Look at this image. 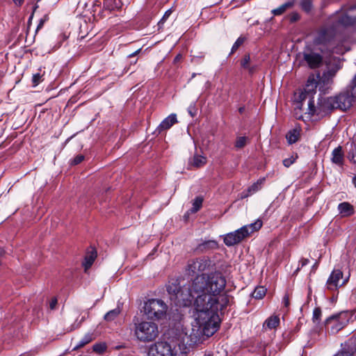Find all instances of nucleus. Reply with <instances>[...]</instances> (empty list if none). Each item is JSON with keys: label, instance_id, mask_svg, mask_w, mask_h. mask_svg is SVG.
Instances as JSON below:
<instances>
[{"label": "nucleus", "instance_id": "nucleus-1", "mask_svg": "<svg viewBox=\"0 0 356 356\" xmlns=\"http://www.w3.org/2000/svg\"><path fill=\"white\" fill-rule=\"evenodd\" d=\"M232 297L227 293H221L207 301L198 298L193 316L194 322L188 332L181 331L176 334L181 346H185L186 355L195 346L212 336L219 327L218 311L226 308Z\"/></svg>", "mask_w": 356, "mask_h": 356}, {"label": "nucleus", "instance_id": "nucleus-2", "mask_svg": "<svg viewBox=\"0 0 356 356\" xmlns=\"http://www.w3.org/2000/svg\"><path fill=\"white\" fill-rule=\"evenodd\" d=\"M226 284V279L221 273L213 272L207 276H196L182 287L177 282L170 283L167 286V291L177 305L189 307L193 304L195 307L198 298L207 301L217 297L222 293Z\"/></svg>", "mask_w": 356, "mask_h": 356}, {"label": "nucleus", "instance_id": "nucleus-3", "mask_svg": "<svg viewBox=\"0 0 356 356\" xmlns=\"http://www.w3.org/2000/svg\"><path fill=\"white\" fill-rule=\"evenodd\" d=\"M334 41V34L329 29L320 30L313 42L307 44L302 51V62L309 68L319 67L323 63L322 53L331 51Z\"/></svg>", "mask_w": 356, "mask_h": 356}, {"label": "nucleus", "instance_id": "nucleus-4", "mask_svg": "<svg viewBox=\"0 0 356 356\" xmlns=\"http://www.w3.org/2000/svg\"><path fill=\"white\" fill-rule=\"evenodd\" d=\"M185 346H181L177 336L168 341H159L149 346L147 356H186Z\"/></svg>", "mask_w": 356, "mask_h": 356}, {"label": "nucleus", "instance_id": "nucleus-5", "mask_svg": "<svg viewBox=\"0 0 356 356\" xmlns=\"http://www.w3.org/2000/svg\"><path fill=\"white\" fill-rule=\"evenodd\" d=\"M330 24L323 29H329L334 34V38L338 32L343 27L356 24V6L348 8H343L337 12L330 19Z\"/></svg>", "mask_w": 356, "mask_h": 356}, {"label": "nucleus", "instance_id": "nucleus-6", "mask_svg": "<svg viewBox=\"0 0 356 356\" xmlns=\"http://www.w3.org/2000/svg\"><path fill=\"white\" fill-rule=\"evenodd\" d=\"M134 335L141 342H152L159 337L158 325L153 321H139L135 316L133 319Z\"/></svg>", "mask_w": 356, "mask_h": 356}, {"label": "nucleus", "instance_id": "nucleus-7", "mask_svg": "<svg viewBox=\"0 0 356 356\" xmlns=\"http://www.w3.org/2000/svg\"><path fill=\"white\" fill-rule=\"evenodd\" d=\"M261 227L262 221L260 220H257L250 225H244L233 232L227 234L224 236V243L227 246H233L239 243L254 232L258 231Z\"/></svg>", "mask_w": 356, "mask_h": 356}, {"label": "nucleus", "instance_id": "nucleus-8", "mask_svg": "<svg viewBox=\"0 0 356 356\" xmlns=\"http://www.w3.org/2000/svg\"><path fill=\"white\" fill-rule=\"evenodd\" d=\"M167 305L160 299H149L143 306L144 314L150 320H160L165 317Z\"/></svg>", "mask_w": 356, "mask_h": 356}, {"label": "nucleus", "instance_id": "nucleus-9", "mask_svg": "<svg viewBox=\"0 0 356 356\" xmlns=\"http://www.w3.org/2000/svg\"><path fill=\"white\" fill-rule=\"evenodd\" d=\"M331 99H334V97L320 99L316 106H315L314 101L313 99L308 100V114L310 115H314V114H316L318 115H324L330 110L336 109V106H332V105L334 104L332 101H330Z\"/></svg>", "mask_w": 356, "mask_h": 356}, {"label": "nucleus", "instance_id": "nucleus-10", "mask_svg": "<svg viewBox=\"0 0 356 356\" xmlns=\"http://www.w3.org/2000/svg\"><path fill=\"white\" fill-rule=\"evenodd\" d=\"M211 266V261L207 257H200L188 261L186 270L189 275L197 276L209 274L203 273L207 270H209ZM212 273H211V274Z\"/></svg>", "mask_w": 356, "mask_h": 356}, {"label": "nucleus", "instance_id": "nucleus-11", "mask_svg": "<svg viewBox=\"0 0 356 356\" xmlns=\"http://www.w3.org/2000/svg\"><path fill=\"white\" fill-rule=\"evenodd\" d=\"M348 323V314L341 312L332 315L325 320V326L332 333H337L343 328Z\"/></svg>", "mask_w": 356, "mask_h": 356}, {"label": "nucleus", "instance_id": "nucleus-12", "mask_svg": "<svg viewBox=\"0 0 356 356\" xmlns=\"http://www.w3.org/2000/svg\"><path fill=\"white\" fill-rule=\"evenodd\" d=\"M319 78V74L317 75H310L307 79L305 88L304 89V92H301L300 95V100L301 103V106L298 107L301 109L302 106V102L305 101L307 98L310 99H313L312 96L316 92V88L318 86V79Z\"/></svg>", "mask_w": 356, "mask_h": 356}, {"label": "nucleus", "instance_id": "nucleus-13", "mask_svg": "<svg viewBox=\"0 0 356 356\" xmlns=\"http://www.w3.org/2000/svg\"><path fill=\"white\" fill-rule=\"evenodd\" d=\"M339 69L337 66H335L331 69H327L323 73L322 76L319 75L318 83L320 90L324 91L329 88Z\"/></svg>", "mask_w": 356, "mask_h": 356}, {"label": "nucleus", "instance_id": "nucleus-14", "mask_svg": "<svg viewBox=\"0 0 356 356\" xmlns=\"http://www.w3.org/2000/svg\"><path fill=\"white\" fill-rule=\"evenodd\" d=\"M342 278L343 273L341 270L339 269L334 270L327 281V289L330 290H334L337 289L339 286L345 284L348 281V278L341 281Z\"/></svg>", "mask_w": 356, "mask_h": 356}, {"label": "nucleus", "instance_id": "nucleus-15", "mask_svg": "<svg viewBox=\"0 0 356 356\" xmlns=\"http://www.w3.org/2000/svg\"><path fill=\"white\" fill-rule=\"evenodd\" d=\"M330 101L333 102L332 106H336L341 110H346L350 106L351 98L347 94H340L334 96Z\"/></svg>", "mask_w": 356, "mask_h": 356}, {"label": "nucleus", "instance_id": "nucleus-16", "mask_svg": "<svg viewBox=\"0 0 356 356\" xmlns=\"http://www.w3.org/2000/svg\"><path fill=\"white\" fill-rule=\"evenodd\" d=\"M177 122V115L175 113H172L165 118L157 127L159 132L167 130L170 129L173 124Z\"/></svg>", "mask_w": 356, "mask_h": 356}, {"label": "nucleus", "instance_id": "nucleus-17", "mask_svg": "<svg viewBox=\"0 0 356 356\" xmlns=\"http://www.w3.org/2000/svg\"><path fill=\"white\" fill-rule=\"evenodd\" d=\"M331 161L339 166L343 164L344 154L341 146H338L332 150Z\"/></svg>", "mask_w": 356, "mask_h": 356}, {"label": "nucleus", "instance_id": "nucleus-18", "mask_svg": "<svg viewBox=\"0 0 356 356\" xmlns=\"http://www.w3.org/2000/svg\"><path fill=\"white\" fill-rule=\"evenodd\" d=\"M121 0H104L103 8L108 11L118 10L122 7Z\"/></svg>", "mask_w": 356, "mask_h": 356}, {"label": "nucleus", "instance_id": "nucleus-19", "mask_svg": "<svg viewBox=\"0 0 356 356\" xmlns=\"http://www.w3.org/2000/svg\"><path fill=\"white\" fill-rule=\"evenodd\" d=\"M338 209L343 216H350L354 213L353 207L346 202L340 203L338 206Z\"/></svg>", "mask_w": 356, "mask_h": 356}, {"label": "nucleus", "instance_id": "nucleus-20", "mask_svg": "<svg viewBox=\"0 0 356 356\" xmlns=\"http://www.w3.org/2000/svg\"><path fill=\"white\" fill-rule=\"evenodd\" d=\"M206 163L207 158L202 155L199 154H195L189 161L190 165L196 168L204 165Z\"/></svg>", "mask_w": 356, "mask_h": 356}, {"label": "nucleus", "instance_id": "nucleus-21", "mask_svg": "<svg viewBox=\"0 0 356 356\" xmlns=\"http://www.w3.org/2000/svg\"><path fill=\"white\" fill-rule=\"evenodd\" d=\"M97 257V252L94 248L88 251L85 257L84 266L86 269L89 268Z\"/></svg>", "mask_w": 356, "mask_h": 356}, {"label": "nucleus", "instance_id": "nucleus-22", "mask_svg": "<svg viewBox=\"0 0 356 356\" xmlns=\"http://www.w3.org/2000/svg\"><path fill=\"white\" fill-rule=\"evenodd\" d=\"M294 5V1L292 0V1H287L285 3L281 5L280 6H279L278 8H275V9H273L272 10V13L274 15H281L282 14H283L286 10L292 8Z\"/></svg>", "mask_w": 356, "mask_h": 356}, {"label": "nucleus", "instance_id": "nucleus-23", "mask_svg": "<svg viewBox=\"0 0 356 356\" xmlns=\"http://www.w3.org/2000/svg\"><path fill=\"white\" fill-rule=\"evenodd\" d=\"M280 324V318L277 316H272L268 318L264 323V327H267L269 330L275 328Z\"/></svg>", "mask_w": 356, "mask_h": 356}, {"label": "nucleus", "instance_id": "nucleus-24", "mask_svg": "<svg viewBox=\"0 0 356 356\" xmlns=\"http://www.w3.org/2000/svg\"><path fill=\"white\" fill-rule=\"evenodd\" d=\"M266 291L267 290L264 286H257L254 291L252 292V296L255 299H262L265 296Z\"/></svg>", "mask_w": 356, "mask_h": 356}, {"label": "nucleus", "instance_id": "nucleus-25", "mask_svg": "<svg viewBox=\"0 0 356 356\" xmlns=\"http://www.w3.org/2000/svg\"><path fill=\"white\" fill-rule=\"evenodd\" d=\"M299 131L297 129H293L286 134V139L289 144L295 143L299 138Z\"/></svg>", "mask_w": 356, "mask_h": 356}, {"label": "nucleus", "instance_id": "nucleus-26", "mask_svg": "<svg viewBox=\"0 0 356 356\" xmlns=\"http://www.w3.org/2000/svg\"><path fill=\"white\" fill-rule=\"evenodd\" d=\"M265 181V178L259 179L257 182L252 184L248 189L250 194H253L261 188V186Z\"/></svg>", "mask_w": 356, "mask_h": 356}, {"label": "nucleus", "instance_id": "nucleus-27", "mask_svg": "<svg viewBox=\"0 0 356 356\" xmlns=\"http://www.w3.org/2000/svg\"><path fill=\"white\" fill-rule=\"evenodd\" d=\"M120 313V310L118 308H115L108 312L105 316L104 319L107 321H111L114 320Z\"/></svg>", "mask_w": 356, "mask_h": 356}, {"label": "nucleus", "instance_id": "nucleus-28", "mask_svg": "<svg viewBox=\"0 0 356 356\" xmlns=\"http://www.w3.org/2000/svg\"><path fill=\"white\" fill-rule=\"evenodd\" d=\"M203 202V198L202 197H197L193 201V207L191 209L192 213H195L200 209Z\"/></svg>", "mask_w": 356, "mask_h": 356}, {"label": "nucleus", "instance_id": "nucleus-29", "mask_svg": "<svg viewBox=\"0 0 356 356\" xmlns=\"http://www.w3.org/2000/svg\"><path fill=\"white\" fill-rule=\"evenodd\" d=\"M300 4L302 9L307 13L312 9V0H301Z\"/></svg>", "mask_w": 356, "mask_h": 356}, {"label": "nucleus", "instance_id": "nucleus-30", "mask_svg": "<svg viewBox=\"0 0 356 356\" xmlns=\"http://www.w3.org/2000/svg\"><path fill=\"white\" fill-rule=\"evenodd\" d=\"M172 11L171 9H169L166 10L163 16V17L160 19V21L158 22V26L159 29L163 28L165 22L166 20L169 18V17L171 15Z\"/></svg>", "mask_w": 356, "mask_h": 356}, {"label": "nucleus", "instance_id": "nucleus-31", "mask_svg": "<svg viewBox=\"0 0 356 356\" xmlns=\"http://www.w3.org/2000/svg\"><path fill=\"white\" fill-rule=\"evenodd\" d=\"M92 340V336L90 334H88L85 335L83 339L79 341V344L76 346V348H81L88 344Z\"/></svg>", "mask_w": 356, "mask_h": 356}, {"label": "nucleus", "instance_id": "nucleus-32", "mask_svg": "<svg viewBox=\"0 0 356 356\" xmlns=\"http://www.w3.org/2000/svg\"><path fill=\"white\" fill-rule=\"evenodd\" d=\"M322 312L320 307H316L313 311L312 320L314 323H318L321 321Z\"/></svg>", "mask_w": 356, "mask_h": 356}, {"label": "nucleus", "instance_id": "nucleus-33", "mask_svg": "<svg viewBox=\"0 0 356 356\" xmlns=\"http://www.w3.org/2000/svg\"><path fill=\"white\" fill-rule=\"evenodd\" d=\"M247 138L244 136L238 137L235 143L236 148L241 149L246 145Z\"/></svg>", "mask_w": 356, "mask_h": 356}, {"label": "nucleus", "instance_id": "nucleus-34", "mask_svg": "<svg viewBox=\"0 0 356 356\" xmlns=\"http://www.w3.org/2000/svg\"><path fill=\"white\" fill-rule=\"evenodd\" d=\"M188 112L191 117H195L197 115V109L196 107L195 102H192L189 105V106L188 108Z\"/></svg>", "mask_w": 356, "mask_h": 356}, {"label": "nucleus", "instance_id": "nucleus-35", "mask_svg": "<svg viewBox=\"0 0 356 356\" xmlns=\"http://www.w3.org/2000/svg\"><path fill=\"white\" fill-rule=\"evenodd\" d=\"M42 81V75L40 73H36L33 75L32 83L33 86H38Z\"/></svg>", "mask_w": 356, "mask_h": 356}, {"label": "nucleus", "instance_id": "nucleus-36", "mask_svg": "<svg viewBox=\"0 0 356 356\" xmlns=\"http://www.w3.org/2000/svg\"><path fill=\"white\" fill-rule=\"evenodd\" d=\"M250 61V57L249 55H245L241 60V66L245 69H249V63Z\"/></svg>", "mask_w": 356, "mask_h": 356}, {"label": "nucleus", "instance_id": "nucleus-37", "mask_svg": "<svg viewBox=\"0 0 356 356\" xmlns=\"http://www.w3.org/2000/svg\"><path fill=\"white\" fill-rule=\"evenodd\" d=\"M244 42V38H238L232 46V51H236Z\"/></svg>", "mask_w": 356, "mask_h": 356}, {"label": "nucleus", "instance_id": "nucleus-38", "mask_svg": "<svg viewBox=\"0 0 356 356\" xmlns=\"http://www.w3.org/2000/svg\"><path fill=\"white\" fill-rule=\"evenodd\" d=\"M295 161L296 159L293 156H291L283 160V165L285 167L289 168L295 162Z\"/></svg>", "mask_w": 356, "mask_h": 356}, {"label": "nucleus", "instance_id": "nucleus-39", "mask_svg": "<svg viewBox=\"0 0 356 356\" xmlns=\"http://www.w3.org/2000/svg\"><path fill=\"white\" fill-rule=\"evenodd\" d=\"M93 350L97 353H103L106 350V346L102 344H95L93 346Z\"/></svg>", "mask_w": 356, "mask_h": 356}, {"label": "nucleus", "instance_id": "nucleus-40", "mask_svg": "<svg viewBox=\"0 0 356 356\" xmlns=\"http://www.w3.org/2000/svg\"><path fill=\"white\" fill-rule=\"evenodd\" d=\"M84 159V156L83 155H77L72 161V164L77 165L81 163Z\"/></svg>", "mask_w": 356, "mask_h": 356}, {"label": "nucleus", "instance_id": "nucleus-41", "mask_svg": "<svg viewBox=\"0 0 356 356\" xmlns=\"http://www.w3.org/2000/svg\"><path fill=\"white\" fill-rule=\"evenodd\" d=\"M351 95L352 96L356 97V75L354 77V79L352 82V86H351Z\"/></svg>", "mask_w": 356, "mask_h": 356}, {"label": "nucleus", "instance_id": "nucleus-42", "mask_svg": "<svg viewBox=\"0 0 356 356\" xmlns=\"http://www.w3.org/2000/svg\"><path fill=\"white\" fill-rule=\"evenodd\" d=\"M57 303H58V300H57V298H53L50 302H49V308L51 309H56V305H57Z\"/></svg>", "mask_w": 356, "mask_h": 356}, {"label": "nucleus", "instance_id": "nucleus-43", "mask_svg": "<svg viewBox=\"0 0 356 356\" xmlns=\"http://www.w3.org/2000/svg\"><path fill=\"white\" fill-rule=\"evenodd\" d=\"M282 303L284 307H288L289 306V297L288 294H285L283 297Z\"/></svg>", "mask_w": 356, "mask_h": 356}, {"label": "nucleus", "instance_id": "nucleus-44", "mask_svg": "<svg viewBox=\"0 0 356 356\" xmlns=\"http://www.w3.org/2000/svg\"><path fill=\"white\" fill-rule=\"evenodd\" d=\"M334 356H353V354L349 351H341L336 354Z\"/></svg>", "mask_w": 356, "mask_h": 356}, {"label": "nucleus", "instance_id": "nucleus-45", "mask_svg": "<svg viewBox=\"0 0 356 356\" xmlns=\"http://www.w3.org/2000/svg\"><path fill=\"white\" fill-rule=\"evenodd\" d=\"M47 19H48V17L47 15L44 16V17L40 20L39 24L38 25V27H37V29L42 28L44 23L47 20Z\"/></svg>", "mask_w": 356, "mask_h": 356}, {"label": "nucleus", "instance_id": "nucleus-46", "mask_svg": "<svg viewBox=\"0 0 356 356\" xmlns=\"http://www.w3.org/2000/svg\"><path fill=\"white\" fill-rule=\"evenodd\" d=\"M300 18V16L298 13H292L291 15V22H296L297 21L298 19Z\"/></svg>", "mask_w": 356, "mask_h": 356}, {"label": "nucleus", "instance_id": "nucleus-47", "mask_svg": "<svg viewBox=\"0 0 356 356\" xmlns=\"http://www.w3.org/2000/svg\"><path fill=\"white\" fill-rule=\"evenodd\" d=\"M300 262L301 264V267H303L309 263V260L308 259L302 258Z\"/></svg>", "mask_w": 356, "mask_h": 356}, {"label": "nucleus", "instance_id": "nucleus-48", "mask_svg": "<svg viewBox=\"0 0 356 356\" xmlns=\"http://www.w3.org/2000/svg\"><path fill=\"white\" fill-rule=\"evenodd\" d=\"M13 1L17 6H21L24 2V0H13Z\"/></svg>", "mask_w": 356, "mask_h": 356}, {"label": "nucleus", "instance_id": "nucleus-49", "mask_svg": "<svg viewBox=\"0 0 356 356\" xmlns=\"http://www.w3.org/2000/svg\"><path fill=\"white\" fill-rule=\"evenodd\" d=\"M140 49H138L137 51H136L133 54H130L129 57H133V56H136L140 52Z\"/></svg>", "mask_w": 356, "mask_h": 356}, {"label": "nucleus", "instance_id": "nucleus-50", "mask_svg": "<svg viewBox=\"0 0 356 356\" xmlns=\"http://www.w3.org/2000/svg\"><path fill=\"white\" fill-rule=\"evenodd\" d=\"M180 57H181V55H180V54H178V55L175 58L174 61H175V62L178 61V60H179Z\"/></svg>", "mask_w": 356, "mask_h": 356}, {"label": "nucleus", "instance_id": "nucleus-51", "mask_svg": "<svg viewBox=\"0 0 356 356\" xmlns=\"http://www.w3.org/2000/svg\"><path fill=\"white\" fill-rule=\"evenodd\" d=\"M4 254V250L0 248V258Z\"/></svg>", "mask_w": 356, "mask_h": 356}, {"label": "nucleus", "instance_id": "nucleus-52", "mask_svg": "<svg viewBox=\"0 0 356 356\" xmlns=\"http://www.w3.org/2000/svg\"><path fill=\"white\" fill-rule=\"evenodd\" d=\"M353 184H354L355 186L356 187V177H354V179H353Z\"/></svg>", "mask_w": 356, "mask_h": 356}, {"label": "nucleus", "instance_id": "nucleus-53", "mask_svg": "<svg viewBox=\"0 0 356 356\" xmlns=\"http://www.w3.org/2000/svg\"><path fill=\"white\" fill-rule=\"evenodd\" d=\"M243 110H244V108H239V112H240V113H243Z\"/></svg>", "mask_w": 356, "mask_h": 356}]
</instances>
